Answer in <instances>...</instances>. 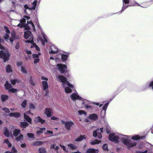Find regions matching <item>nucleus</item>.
<instances>
[{
    "instance_id": "nucleus-1",
    "label": "nucleus",
    "mask_w": 153,
    "mask_h": 153,
    "mask_svg": "<svg viewBox=\"0 0 153 153\" xmlns=\"http://www.w3.org/2000/svg\"><path fill=\"white\" fill-rule=\"evenodd\" d=\"M129 138H131L130 136H128L114 133L109 134L108 137L109 140L115 143L118 142L119 140L121 139L123 143L128 149L133 147L136 145L135 142L131 141L129 139Z\"/></svg>"
},
{
    "instance_id": "nucleus-45",
    "label": "nucleus",
    "mask_w": 153,
    "mask_h": 153,
    "mask_svg": "<svg viewBox=\"0 0 153 153\" xmlns=\"http://www.w3.org/2000/svg\"><path fill=\"white\" fill-rule=\"evenodd\" d=\"M79 114L80 115L84 114L85 115H86V113L85 112L82 110H79L78 111Z\"/></svg>"
},
{
    "instance_id": "nucleus-61",
    "label": "nucleus",
    "mask_w": 153,
    "mask_h": 153,
    "mask_svg": "<svg viewBox=\"0 0 153 153\" xmlns=\"http://www.w3.org/2000/svg\"><path fill=\"white\" fill-rule=\"evenodd\" d=\"M123 4L124 3L125 4H127L129 3V0H123Z\"/></svg>"
},
{
    "instance_id": "nucleus-41",
    "label": "nucleus",
    "mask_w": 153,
    "mask_h": 153,
    "mask_svg": "<svg viewBox=\"0 0 153 153\" xmlns=\"http://www.w3.org/2000/svg\"><path fill=\"white\" fill-rule=\"evenodd\" d=\"M10 82L11 84L14 85L16 83L19 82V80L17 79H11Z\"/></svg>"
},
{
    "instance_id": "nucleus-59",
    "label": "nucleus",
    "mask_w": 153,
    "mask_h": 153,
    "mask_svg": "<svg viewBox=\"0 0 153 153\" xmlns=\"http://www.w3.org/2000/svg\"><path fill=\"white\" fill-rule=\"evenodd\" d=\"M22 64V62H19L17 63V65L18 66H20Z\"/></svg>"
},
{
    "instance_id": "nucleus-37",
    "label": "nucleus",
    "mask_w": 153,
    "mask_h": 153,
    "mask_svg": "<svg viewBox=\"0 0 153 153\" xmlns=\"http://www.w3.org/2000/svg\"><path fill=\"white\" fill-rule=\"evenodd\" d=\"M4 143H5L6 144H7L8 145V147H10L12 145L11 143H10V142L8 141V139H4Z\"/></svg>"
},
{
    "instance_id": "nucleus-27",
    "label": "nucleus",
    "mask_w": 153,
    "mask_h": 153,
    "mask_svg": "<svg viewBox=\"0 0 153 153\" xmlns=\"http://www.w3.org/2000/svg\"><path fill=\"white\" fill-rule=\"evenodd\" d=\"M61 57L62 58V59L63 61H66L67 59L68 56L67 55L65 54H62L59 55L58 58H59V59Z\"/></svg>"
},
{
    "instance_id": "nucleus-18",
    "label": "nucleus",
    "mask_w": 153,
    "mask_h": 153,
    "mask_svg": "<svg viewBox=\"0 0 153 153\" xmlns=\"http://www.w3.org/2000/svg\"><path fill=\"white\" fill-rule=\"evenodd\" d=\"M40 55V53H39L38 54H33V58L34 59V63L36 64L38 63L39 60V56Z\"/></svg>"
},
{
    "instance_id": "nucleus-20",
    "label": "nucleus",
    "mask_w": 153,
    "mask_h": 153,
    "mask_svg": "<svg viewBox=\"0 0 153 153\" xmlns=\"http://www.w3.org/2000/svg\"><path fill=\"white\" fill-rule=\"evenodd\" d=\"M140 6V5L138 3H137V2H134V4H131L129 5V6ZM128 6H129L128 5H123L121 11H123V10H124L125 9L127 8L128 7Z\"/></svg>"
},
{
    "instance_id": "nucleus-36",
    "label": "nucleus",
    "mask_w": 153,
    "mask_h": 153,
    "mask_svg": "<svg viewBox=\"0 0 153 153\" xmlns=\"http://www.w3.org/2000/svg\"><path fill=\"white\" fill-rule=\"evenodd\" d=\"M20 130L19 129H16L13 131V135L15 136H17L20 133Z\"/></svg>"
},
{
    "instance_id": "nucleus-11",
    "label": "nucleus",
    "mask_w": 153,
    "mask_h": 153,
    "mask_svg": "<svg viewBox=\"0 0 153 153\" xmlns=\"http://www.w3.org/2000/svg\"><path fill=\"white\" fill-rule=\"evenodd\" d=\"M25 42L26 43H30L32 44L31 47V48H34L37 51H39L40 49L35 44L33 43V37H31L29 40L26 41Z\"/></svg>"
},
{
    "instance_id": "nucleus-8",
    "label": "nucleus",
    "mask_w": 153,
    "mask_h": 153,
    "mask_svg": "<svg viewBox=\"0 0 153 153\" xmlns=\"http://www.w3.org/2000/svg\"><path fill=\"white\" fill-rule=\"evenodd\" d=\"M61 123L65 125V128L68 130H70L71 128L74 125V123L71 121L65 122L63 120H61Z\"/></svg>"
},
{
    "instance_id": "nucleus-28",
    "label": "nucleus",
    "mask_w": 153,
    "mask_h": 153,
    "mask_svg": "<svg viewBox=\"0 0 153 153\" xmlns=\"http://www.w3.org/2000/svg\"><path fill=\"white\" fill-rule=\"evenodd\" d=\"M86 139V136L85 135H81L79 137H78L76 140L75 141H80L83 139Z\"/></svg>"
},
{
    "instance_id": "nucleus-44",
    "label": "nucleus",
    "mask_w": 153,
    "mask_h": 153,
    "mask_svg": "<svg viewBox=\"0 0 153 153\" xmlns=\"http://www.w3.org/2000/svg\"><path fill=\"white\" fill-rule=\"evenodd\" d=\"M2 110L4 111L6 113H9L10 112L9 109L6 107L2 108Z\"/></svg>"
},
{
    "instance_id": "nucleus-31",
    "label": "nucleus",
    "mask_w": 153,
    "mask_h": 153,
    "mask_svg": "<svg viewBox=\"0 0 153 153\" xmlns=\"http://www.w3.org/2000/svg\"><path fill=\"white\" fill-rule=\"evenodd\" d=\"M88 102L85 103V104H82V105H84V106L85 107V108L88 111H91L92 109V108L91 106L90 105H87V104L88 103Z\"/></svg>"
},
{
    "instance_id": "nucleus-56",
    "label": "nucleus",
    "mask_w": 153,
    "mask_h": 153,
    "mask_svg": "<svg viewBox=\"0 0 153 153\" xmlns=\"http://www.w3.org/2000/svg\"><path fill=\"white\" fill-rule=\"evenodd\" d=\"M50 59H52L53 60H55L56 61H57L59 59L58 57H56L55 58H54L53 57H51L50 58Z\"/></svg>"
},
{
    "instance_id": "nucleus-52",
    "label": "nucleus",
    "mask_w": 153,
    "mask_h": 153,
    "mask_svg": "<svg viewBox=\"0 0 153 153\" xmlns=\"http://www.w3.org/2000/svg\"><path fill=\"white\" fill-rule=\"evenodd\" d=\"M108 104V103H107L105 104L103 107V109L102 110H104L105 111L107 108Z\"/></svg>"
},
{
    "instance_id": "nucleus-58",
    "label": "nucleus",
    "mask_w": 153,
    "mask_h": 153,
    "mask_svg": "<svg viewBox=\"0 0 153 153\" xmlns=\"http://www.w3.org/2000/svg\"><path fill=\"white\" fill-rule=\"evenodd\" d=\"M51 119L52 120H57L59 119V118L56 117L52 116L51 117Z\"/></svg>"
},
{
    "instance_id": "nucleus-47",
    "label": "nucleus",
    "mask_w": 153,
    "mask_h": 153,
    "mask_svg": "<svg viewBox=\"0 0 153 153\" xmlns=\"http://www.w3.org/2000/svg\"><path fill=\"white\" fill-rule=\"evenodd\" d=\"M149 88H151L153 90V81L151 82L148 86Z\"/></svg>"
},
{
    "instance_id": "nucleus-55",
    "label": "nucleus",
    "mask_w": 153,
    "mask_h": 153,
    "mask_svg": "<svg viewBox=\"0 0 153 153\" xmlns=\"http://www.w3.org/2000/svg\"><path fill=\"white\" fill-rule=\"evenodd\" d=\"M19 48V42H17L15 46V48L17 50H18Z\"/></svg>"
},
{
    "instance_id": "nucleus-42",
    "label": "nucleus",
    "mask_w": 153,
    "mask_h": 153,
    "mask_svg": "<svg viewBox=\"0 0 153 153\" xmlns=\"http://www.w3.org/2000/svg\"><path fill=\"white\" fill-rule=\"evenodd\" d=\"M103 149L105 151L108 150V145L106 144H104L102 146Z\"/></svg>"
},
{
    "instance_id": "nucleus-43",
    "label": "nucleus",
    "mask_w": 153,
    "mask_h": 153,
    "mask_svg": "<svg viewBox=\"0 0 153 153\" xmlns=\"http://www.w3.org/2000/svg\"><path fill=\"white\" fill-rule=\"evenodd\" d=\"M27 135L30 138H33L34 135L33 133H28L27 134Z\"/></svg>"
},
{
    "instance_id": "nucleus-4",
    "label": "nucleus",
    "mask_w": 153,
    "mask_h": 153,
    "mask_svg": "<svg viewBox=\"0 0 153 153\" xmlns=\"http://www.w3.org/2000/svg\"><path fill=\"white\" fill-rule=\"evenodd\" d=\"M4 29L6 33L4 36V39L7 42L10 41L11 43H12L14 40L16 39V33L14 31L12 32L11 33V36L9 37V34L10 33V31L8 28L7 26H4Z\"/></svg>"
},
{
    "instance_id": "nucleus-48",
    "label": "nucleus",
    "mask_w": 153,
    "mask_h": 153,
    "mask_svg": "<svg viewBox=\"0 0 153 153\" xmlns=\"http://www.w3.org/2000/svg\"><path fill=\"white\" fill-rule=\"evenodd\" d=\"M42 133H43V131H40V130L37 131L36 132V134L38 136H39Z\"/></svg>"
},
{
    "instance_id": "nucleus-25",
    "label": "nucleus",
    "mask_w": 153,
    "mask_h": 153,
    "mask_svg": "<svg viewBox=\"0 0 153 153\" xmlns=\"http://www.w3.org/2000/svg\"><path fill=\"white\" fill-rule=\"evenodd\" d=\"M4 134L7 137H8L10 133L9 130L6 127L4 128L3 132Z\"/></svg>"
},
{
    "instance_id": "nucleus-14",
    "label": "nucleus",
    "mask_w": 153,
    "mask_h": 153,
    "mask_svg": "<svg viewBox=\"0 0 153 153\" xmlns=\"http://www.w3.org/2000/svg\"><path fill=\"white\" fill-rule=\"evenodd\" d=\"M42 36H39V40L40 41L42 45H44L45 42H47V40L46 39V36L44 33L42 32Z\"/></svg>"
},
{
    "instance_id": "nucleus-64",
    "label": "nucleus",
    "mask_w": 153,
    "mask_h": 153,
    "mask_svg": "<svg viewBox=\"0 0 153 153\" xmlns=\"http://www.w3.org/2000/svg\"><path fill=\"white\" fill-rule=\"evenodd\" d=\"M39 128L40 130V131H45L46 128Z\"/></svg>"
},
{
    "instance_id": "nucleus-26",
    "label": "nucleus",
    "mask_w": 153,
    "mask_h": 153,
    "mask_svg": "<svg viewBox=\"0 0 153 153\" xmlns=\"http://www.w3.org/2000/svg\"><path fill=\"white\" fill-rule=\"evenodd\" d=\"M68 146L70 149L72 150H74L77 148V147L76 146L72 144H68Z\"/></svg>"
},
{
    "instance_id": "nucleus-49",
    "label": "nucleus",
    "mask_w": 153,
    "mask_h": 153,
    "mask_svg": "<svg viewBox=\"0 0 153 153\" xmlns=\"http://www.w3.org/2000/svg\"><path fill=\"white\" fill-rule=\"evenodd\" d=\"M42 141H39L35 142L34 143V144L36 145H39L42 144Z\"/></svg>"
},
{
    "instance_id": "nucleus-51",
    "label": "nucleus",
    "mask_w": 153,
    "mask_h": 153,
    "mask_svg": "<svg viewBox=\"0 0 153 153\" xmlns=\"http://www.w3.org/2000/svg\"><path fill=\"white\" fill-rule=\"evenodd\" d=\"M106 111L104 110H102L101 113V117H103L105 114Z\"/></svg>"
},
{
    "instance_id": "nucleus-46",
    "label": "nucleus",
    "mask_w": 153,
    "mask_h": 153,
    "mask_svg": "<svg viewBox=\"0 0 153 153\" xmlns=\"http://www.w3.org/2000/svg\"><path fill=\"white\" fill-rule=\"evenodd\" d=\"M39 151L40 153H45L46 151L44 148H41L39 149Z\"/></svg>"
},
{
    "instance_id": "nucleus-29",
    "label": "nucleus",
    "mask_w": 153,
    "mask_h": 153,
    "mask_svg": "<svg viewBox=\"0 0 153 153\" xmlns=\"http://www.w3.org/2000/svg\"><path fill=\"white\" fill-rule=\"evenodd\" d=\"M8 96L6 95H2L1 96V99L3 102L7 100L8 99Z\"/></svg>"
},
{
    "instance_id": "nucleus-34",
    "label": "nucleus",
    "mask_w": 153,
    "mask_h": 153,
    "mask_svg": "<svg viewBox=\"0 0 153 153\" xmlns=\"http://www.w3.org/2000/svg\"><path fill=\"white\" fill-rule=\"evenodd\" d=\"M6 71L8 73H10L12 72V68L10 65H7L6 68Z\"/></svg>"
},
{
    "instance_id": "nucleus-15",
    "label": "nucleus",
    "mask_w": 153,
    "mask_h": 153,
    "mask_svg": "<svg viewBox=\"0 0 153 153\" xmlns=\"http://www.w3.org/2000/svg\"><path fill=\"white\" fill-rule=\"evenodd\" d=\"M27 114H31L30 111H29L26 112L25 113H24V119H25V120L29 123L30 124H31V119L27 115Z\"/></svg>"
},
{
    "instance_id": "nucleus-22",
    "label": "nucleus",
    "mask_w": 153,
    "mask_h": 153,
    "mask_svg": "<svg viewBox=\"0 0 153 153\" xmlns=\"http://www.w3.org/2000/svg\"><path fill=\"white\" fill-rule=\"evenodd\" d=\"M145 137L144 136L140 137L138 135H136L132 136L131 137V139L133 140H137L140 139H143L145 138Z\"/></svg>"
},
{
    "instance_id": "nucleus-30",
    "label": "nucleus",
    "mask_w": 153,
    "mask_h": 153,
    "mask_svg": "<svg viewBox=\"0 0 153 153\" xmlns=\"http://www.w3.org/2000/svg\"><path fill=\"white\" fill-rule=\"evenodd\" d=\"M37 1V0H35L32 3V7H31L32 9L35 10L36 6Z\"/></svg>"
},
{
    "instance_id": "nucleus-53",
    "label": "nucleus",
    "mask_w": 153,
    "mask_h": 153,
    "mask_svg": "<svg viewBox=\"0 0 153 153\" xmlns=\"http://www.w3.org/2000/svg\"><path fill=\"white\" fill-rule=\"evenodd\" d=\"M29 108L30 109H34L35 108L34 105L31 103L30 104Z\"/></svg>"
},
{
    "instance_id": "nucleus-24",
    "label": "nucleus",
    "mask_w": 153,
    "mask_h": 153,
    "mask_svg": "<svg viewBox=\"0 0 153 153\" xmlns=\"http://www.w3.org/2000/svg\"><path fill=\"white\" fill-rule=\"evenodd\" d=\"M31 33L30 31H27L25 32L24 33V37L26 39H27L29 37L31 36V37H33V36H31ZM31 37H30L31 38Z\"/></svg>"
},
{
    "instance_id": "nucleus-32",
    "label": "nucleus",
    "mask_w": 153,
    "mask_h": 153,
    "mask_svg": "<svg viewBox=\"0 0 153 153\" xmlns=\"http://www.w3.org/2000/svg\"><path fill=\"white\" fill-rule=\"evenodd\" d=\"M28 126V124L26 122H22L20 123V126L22 128H25Z\"/></svg>"
},
{
    "instance_id": "nucleus-39",
    "label": "nucleus",
    "mask_w": 153,
    "mask_h": 153,
    "mask_svg": "<svg viewBox=\"0 0 153 153\" xmlns=\"http://www.w3.org/2000/svg\"><path fill=\"white\" fill-rule=\"evenodd\" d=\"M21 71L23 73L26 74L27 71H26V68L25 66H21Z\"/></svg>"
},
{
    "instance_id": "nucleus-10",
    "label": "nucleus",
    "mask_w": 153,
    "mask_h": 153,
    "mask_svg": "<svg viewBox=\"0 0 153 153\" xmlns=\"http://www.w3.org/2000/svg\"><path fill=\"white\" fill-rule=\"evenodd\" d=\"M67 68V66L64 64H58L57 65V69L61 73H64Z\"/></svg>"
},
{
    "instance_id": "nucleus-9",
    "label": "nucleus",
    "mask_w": 153,
    "mask_h": 153,
    "mask_svg": "<svg viewBox=\"0 0 153 153\" xmlns=\"http://www.w3.org/2000/svg\"><path fill=\"white\" fill-rule=\"evenodd\" d=\"M103 128H101L100 129H97L96 131H94L93 133V136L94 137H97V138L99 139L101 138L102 137L101 134L103 131Z\"/></svg>"
},
{
    "instance_id": "nucleus-17",
    "label": "nucleus",
    "mask_w": 153,
    "mask_h": 153,
    "mask_svg": "<svg viewBox=\"0 0 153 153\" xmlns=\"http://www.w3.org/2000/svg\"><path fill=\"white\" fill-rule=\"evenodd\" d=\"M24 12L25 13L28 15L31 13L32 9L31 7H29L26 4L24 6Z\"/></svg>"
},
{
    "instance_id": "nucleus-16",
    "label": "nucleus",
    "mask_w": 153,
    "mask_h": 153,
    "mask_svg": "<svg viewBox=\"0 0 153 153\" xmlns=\"http://www.w3.org/2000/svg\"><path fill=\"white\" fill-rule=\"evenodd\" d=\"M34 121L35 123H39L43 124L45 122V120L42 119L40 116H38L34 118Z\"/></svg>"
},
{
    "instance_id": "nucleus-21",
    "label": "nucleus",
    "mask_w": 153,
    "mask_h": 153,
    "mask_svg": "<svg viewBox=\"0 0 153 153\" xmlns=\"http://www.w3.org/2000/svg\"><path fill=\"white\" fill-rule=\"evenodd\" d=\"M98 118L97 114H91L89 117V118L91 120L94 121L96 120Z\"/></svg>"
},
{
    "instance_id": "nucleus-62",
    "label": "nucleus",
    "mask_w": 153,
    "mask_h": 153,
    "mask_svg": "<svg viewBox=\"0 0 153 153\" xmlns=\"http://www.w3.org/2000/svg\"><path fill=\"white\" fill-rule=\"evenodd\" d=\"M62 148L63 150L65 151L66 152H68V151L66 150V147L65 146H62Z\"/></svg>"
},
{
    "instance_id": "nucleus-63",
    "label": "nucleus",
    "mask_w": 153,
    "mask_h": 153,
    "mask_svg": "<svg viewBox=\"0 0 153 153\" xmlns=\"http://www.w3.org/2000/svg\"><path fill=\"white\" fill-rule=\"evenodd\" d=\"M26 146V145L25 143L22 144L21 145V147L22 148H25Z\"/></svg>"
},
{
    "instance_id": "nucleus-19",
    "label": "nucleus",
    "mask_w": 153,
    "mask_h": 153,
    "mask_svg": "<svg viewBox=\"0 0 153 153\" xmlns=\"http://www.w3.org/2000/svg\"><path fill=\"white\" fill-rule=\"evenodd\" d=\"M53 112L52 110L49 108H46L45 111V114L47 115V117H50Z\"/></svg>"
},
{
    "instance_id": "nucleus-57",
    "label": "nucleus",
    "mask_w": 153,
    "mask_h": 153,
    "mask_svg": "<svg viewBox=\"0 0 153 153\" xmlns=\"http://www.w3.org/2000/svg\"><path fill=\"white\" fill-rule=\"evenodd\" d=\"M12 151L13 153H16L17 152V150L14 147H12Z\"/></svg>"
},
{
    "instance_id": "nucleus-60",
    "label": "nucleus",
    "mask_w": 153,
    "mask_h": 153,
    "mask_svg": "<svg viewBox=\"0 0 153 153\" xmlns=\"http://www.w3.org/2000/svg\"><path fill=\"white\" fill-rule=\"evenodd\" d=\"M25 52L27 53V54L28 55H30L32 53L30 51H29L27 50H25Z\"/></svg>"
},
{
    "instance_id": "nucleus-54",
    "label": "nucleus",
    "mask_w": 153,
    "mask_h": 153,
    "mask_svg": "<svg viewBox=\"0 0 153 153\" xmlns=\"http://www.w3.org/2000/svg\"><path fill=\"white\" fill-rule=\"evenodd\" d=\"M3 40L1 39L0 38V48L1 49L3 50V49H4V48L1 45V42Z\"/></svg>"
},
{
    "instance_id": "nucleus-23",
    "label": "nucleus",
    "mask_w": 153,
    "mask_h": 153,
    "mask_svg": "<svg viewBox=\"0 0 153 153\" xmlns=\"http://www.w3.org/2000/svg\"><path fill=\"white\" fill-rule=\"evenodd\" d=\"M9 116L10 117L17 118L20 117V114L19 112L11 113L9 114Z\"/></svg>"
},
{
    "instance_id": "nucleus-5",
    "label": "nucleus",
    "mask_w": 153,
    "mask_h": 153,
    "mask_svg": "<svg viewBox=\"0 0 153 153\" xmlns=\"http://www.w3.org/2000/svg\"><path fill=\"white\" fill-rule=\"evenodd\" d=\"M72 100H80L82 104H84L88 102V100L83 99L80 97L77 93H73L71 96Z\"/></svg>"
},
{
    "instance_id": "nucleus-35",
    "label": "nucleus",
    "mask_w": 153,
    "mask_h": 153,
    "mask_svg": "<svg viewBox=\"0 0 153 153\" xmlns=\"http://www.w3.org/2000/svg\"><path fill=\"white\" fill-rule=\"evenodd\" d=\"M27 104V101L26 100H24L21 103V106L23 108H25Z\"/></svg>"
},
{
    "instance_id": "nucleus-13",
    "label": "nucleus",
    "mask_w": 153,
    "mask_h": 153,
    "mask_svg": "<svg viewBox=\"0 0 153 153\" xmlns=\"http://www.w3.org/2000/svg\"><path fill=\"white\" fill-rule=\"evenodd\" d=\"M48 51L50 54H54L58 52V49L55 45H50Z\"/></svg>"
},
{
    "instance_id": "nucleus-2",
    "label": "nucleus",
    "mask_w": 153,
    "mask_h": 153,
    "mask_svg": "<svg viewBox=\"0 0 153 153\" xmlns=\"http://www.w3.org/2000/svg\"><path fill=\"white\" fill-rule=\"evenodd\" d=\"M24 18L20 21V23L18 24L17 27H24L25 30H29L30 27H32L34 31H35V27L32 22L31 21H29L30 17L25 16L24 17Z\"/></svg>"
},
{
    "instance_id": "nucleus-12",
    "label": "nucleus",
    "mask_w": 153,
    "mask_h": 153,
    "mask_svg": "<svg viewBox=\"0 0 153 153\" xmlns=\"http://www.w3.org/2000/svg\"><path fill=\"white\" fill-rule=\"evenodd\" d=\"M6 89L8 90L9 92H11L13 93H16L17 92L16 89L13 88H12L11 85L9 84L8 82L7 81L4 85Z\"/></svg>"
},
{
    "instance_id": "nucleus-3",
    "label": "nucleus",
    "mask_w": 153,
    "mask_h": 153,
    "mask_svg": "<svg viewBox=\"0 0 153 153\" xmlns=\"http://www.w3.org/2000/svg\"><path fill=\"white\" fill-rule=\"evenodd\" d=\"M57 78L62 83V85L65 88V92L67 93H71L72 90L70 88H73L74 86L67 81L64 76L62 75L56 76Z\"/></svg>"
},
{
    "instance_id": "nucleus-7",
    "label": "nucleus",
    "mask_w": 153,
    "mask_h": 153,
    "mask_svg": "<svg viewBox=\"0 0 153 153\" xmlns=\"http://www.w3.org/2000/svg\"><path fill=\"white\" fill-rule=\"evenodd\" d=\"M41 79L44 80L42 82V84L44 90L46 91H48V85L47 82V81L48 80V78L43 76H42Z\"/></svg>"
},
{
    "instance_id": "nucleus-6",
    "label": "nucleus",
    "mask_w": 153,
    "mask_h": 153,
    "mask_svg": "<svg viewBox=\"0 0 153 153\" xmlns=\"http://www.w3.org/2000/svg\"><path fill=\"white\" fill-rule=\"evenodd\" d=\"M9 55L8 51L4 52L3 51H0V57L3 59L4 62L9 59Z\"/></svg>"
},
{
    "instance_id": "nucleus-50",
    "label": "nucleus",
    "mask_w": 153,
    "mask_h": 153,
    "mask_svg": "<svg viewBox=\"0 0 153 153\" xmlns=\"http://www.w3.org/2000/svg\"><path fill=\"white\" fill-rule=\"evenodd\" d=\"M53 133V132L52 131L47 130L45 133V134H52Z\"/></svg>"
},
{
    "instance_id": "nucleus-40",
    "label": "nucleus",
    "mask_w": 153,
    "mask_h": 153,
    "mask_svg": "<svg viewBox=\"0 0 153 153\" xmlns=\"http://www.w3.org/2000/svg\"><path fill=\"white\" fill-rule=\"evenodd\" d=\"M23 136L22 135H20L19 137L16 138V140L18 141H20L23 140Z\"/></svg>"
},
{
    "instance_id": "nucleus-38",
    "label": "nucleus",
    "mask_w": 153,
    "mask_h": 153,
    "mask_svg": "<svg viewBox=\"0 0 153 153\" xmlns=\"http://www.w3.org/2000/svg\"><path fill=\"white\" fill-rule=\"evenodd\" d=\"M96 149H90L87 150L86 151V153H94Z\"/></svg>"
},
{
    "instance_id": "nucleus-33",
    "label": "nucleus",
    "mask_w": 153,
    "mask_h": 153,
    "mask_svg": "<svg viewBox=\"0 0 153 153\" xmlns=\"http://www.w3.org/2000/svg\"><path fill=\"white\" fill-rule=\"evenodd\" d=\"M101 142V141L100 140H97L96 139H95L94 140L92 141L91 142L90 144L91 145H93L95 144H97Z\"/></svg>"
}]
</instances>
